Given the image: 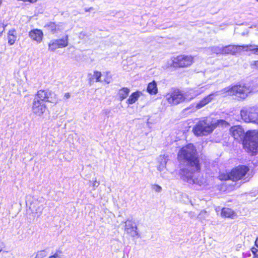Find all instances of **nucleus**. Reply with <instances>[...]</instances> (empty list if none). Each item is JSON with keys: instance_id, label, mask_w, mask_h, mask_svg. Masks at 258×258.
Instances as JSON below:
<instances>
[{"instance_id": "obj_1", "label": "nucleus", "mask_w": 258, "mask_h": 258, "mask_svg": "<svg viewBox=\"0 0 258 258\" xmlns=\"http://www.w3.org/2000/svg\"><path fill=\"white\" fill-rule=\"evenodd\" d=\"M178 161L186 163V167L181 168L178 172V175L184 182L189 184L201 185L199 182L194 178V173L200 172L201 169L200 158L196 147L191 143L183 146L177 154Z\"/></svg>"}, {"instance_id": "obj_2", "label": "nucleus", "mask_w": 258, "mask_h": 258, "mask_svg": "<svg viewBox=\"0 0 258 258\" xmlns=\"http://www.w3.org/2000/svg\"><path fill=\"white\" fill-rule=\"evenodd\" d=\"M230 135L237 140H241L243 149L251 156L258 153V130H249L244 133L239 125L231 126L229 129Z\"/></svg>"}, {"instance_id": "obj_3", "label": "nucleus", "mask_w": 258, "mask_h": 258, "mask_svg": "<svg viewBox=\"0 0 258 258\" xmlns=\"http://www.w3.org/2000/svg\"><path fill=\"white\" fill-rule=\"evenodd\" d=\"M59 98L55 92L49 89H40L37 91L32 103L31 110L36 116H41L48 111L46 102L56 104Z\"/></svg>"}, {"instance_id": "obj_4", "label": "nucleus", "mask_w": 258, "mask_h": 258, "mask_svg": "<svg viewBox=\"0 0 258 258\" xmlns=\"http://www.w3.org/2000/svg\"><path fill=\"white\" fill-rule=\"evenodd\" d=\"M220 120L208 122V117H203L199 120L194 126L192 132L197 137L207 136L210 134L219 124Z\"/></svg>"}, {"instance_id": "obj_5", "label": "nucleus", "mask_w": 258, "mask_h": 258, "mask_svg": "<svg viewBox=\"0 0 258 258\" xmlns=\"http://www.w3.org/2000/svg\"><path fill=\"white\" fill-rule=\"evenodd\" d=\"M223 91L228 95L235 96L238 101L244 100L251 92L249 86L241 83L230 85L225 88Z\"/></svg>"}, {"instance_id": "obj_6", "label": "nucleus", "mask_w": 258, "mask_h": 258, "mask_svg": "<svg viewBox=\"0 0 258 258\" xmlns=\"http://www.w3.org/2000/svg\"><path fill=\"white\" fill-rule=\"evenodd\" d=\"M194 62V56L180 54L171 57L170 66L174 69L187 68L191 66Z\"/></svg>"}, {"instance_id": "obj_7", "label": "nucleus", "mask_w": 258, "mask_h": 258, "mask_svg": "<svg viewBox=\"0 0 258 258\" xmlns=\"http://www.w3.org/2000/svg\"><path fill=\"white\" fill-rule=\"evenodd\" d=\"M241 119L245 122L258 124V109L255 107H244L240 111Z\"/></svg>"}, {"instance_id": "obj_8", "label": "nucleus", "mask_w": 258, "mask_h": 258, "mask_svg": "<svg viewBox=\"0 0 258 258\" xmlns=\"http://www.w3.org/2000/svg\"><path fill=\"white\" fill-rule=\"evenodd\" d=\"M165 96L167 101L171 105H176L182 103L186 99L183 91L178 88H172Z\"/></svg>"}, {"instance_id": "obj_9", "label": "nucleus", "mask_w": 258, "mask_h": 258, "mask_svg": "<svg viewBox=\"0 0 258 258\" xmlns=\"http://www.w3.org/2000/svg\"><path fill=\"white\" fill-rule=\"evenodd\" d=\"M249 168L245 165H239L232 168L231 175L233 181H237L244 179L249 171Z\"/></svg>"}, {"instance_id": "obj_10", "label": "nucleus", "mask_w": 258, "mask_h": 258, "mask_svg": "<svg viewBox=\"0 0 258 258\" xmlns=\"http://www.w3.org/2000/svg\"><path fill=\"white\" fill-rule=\"evenodd\" d=\"M68 45V36L57 39H53L48 43V50L49 51H54L58 48H62Z\"/></svg>"}, {"instance_id": "obj_11", "label": "nucleus", "mask_w": 258, "mask_h": 258, "mask_svg": "<svg viewBox=\"0 0 258 258\" xmlns=\"http://www.w3.org/2000/svg\"><path fill=\"white\" fill-rule=\"evenodd\" d=\"M124 232L131 237H139L137 226L132 220L127 219L124 222Z\"/></svg>"}, {"instance_id": "obj_12", "label": "nucleus", "mask_w": 258, "mask_h": 258, "mask_svg": "<svg viewBox=\"0 0 258 258\" xmlns=\"http://www.w3.org/2000/svg\"><path fill=\"white\" fill-rule=\"evenodd\" d=\"M28 36L32 41L39 43L42 42L44 34L41 29L36 28L31 30L28 33Z\"/></svg>"}, {"instance_id": "obj_13", "label": "nucleus", "mask_w": 258, "mask_h": 258, "mask_svg": "<svg viewBox=\"0 0 258 258\" xmlns=\"http://www.w3.org/2000/svg\"><path fill=\"white\" fill-rule=\"evenodd\" d=\"M238 53L241 51H251L252 53L258 55V45L251 44L237 45Z\"/></svg>"}, {"instance_id": "obj_14", "label": "nucleus", "mask_w": 258, "mask_h": 258, "mask_svg": "<svg viewBox=\"0 0 258 258\" xmlns=\"http://www.w3.org/2000/svg\"><path fill=\"white\" fill-rule=\"evenodd\" d=\"M220 53L222 54L236 55L238 53L237 45H228L222 47Z\"/></svg>"}, {"instance_id": "obj_15", "label": "nucleus", "mask_w": 258, "mask_h": 258, "mask_svg": "<svg viewBox=\"0 0 258 258\" xmlns=\"http://www.w3.org/2000/svg\"><path fill=\"white\" fill-rule=\"evenodd\" d=\"M217 92H212L204 97L196 105L197 109H200L210 103L214 99V96L217 95Z\"/></svg>"}, {"instance_id": "obj_16", "label": "nucleus", "mask_w": 258, "mask_h": 258, "mask_svg": "<svg viewBox=\"0 0 258 258\" xmlns=\"http://www.w3.org/2000/svg\"><path fill=\"white\" fill-rule=\"evenodd\" d=\"M221 215L222 217L233 218L236 216V213L231 208L223 207L221 209Z\"/></svg>"}, {"instance_id": "obj_17", "label": "nucleus", "mask_w": 258, "mask_h": 258, "mask_svg": "<svg viewBox=\"0 0 258 258\" xmlns=\"http://www.w3.org/2000/svg\"><path fill=\"white\" fill-rule=\"evenodd\" d=\"M8 44L10 45H13L17 40V34L15 29L10 30L7 34Z\"/></svg>"}, {"instance_id": "obj_18", "label": "nucleus", "mask_w": 258, "mask_h": 258, "mask_svg": "<svg viewBox=\"0 0 258 258\" xmlns=\"http://www.w3.org/2000/svg\"><path fill=\"white\" fill-rule=\"evenodd\" d=\"M130 90L127 87H122L118 90L117 93V97L118 100L122 101L124 99H126L130 93Z\"/></svg>"}, {"instance_id": "obj_19", "label": "nucleus", "mask_w": 258, "mask_h": 258, "mask_svg": "<svg viewBox=\"0 0 258 258\" xmlns=\"http://www.w3.org/2000/svg\"><path fill=\"white\" fill-rule=\"evenodd\" d=\"M158 87L157 83L155 80L148 84L147 92L150 95H156L158 93Z\"/></svg>"}, {"instance_id": "obj_20", "label": "nucleus", "mask_w": 258, "mask_h": 258, "mask_svg": "<svg viewBox=\"0 0 258 258\" xmlns=\"http://www.w3.org/2000/svg\"><path fill=\"white\" fill-rule=\"evenodd\" d=\"M141 93L138 91L133 92L126 100V103L128 105L135 103L140 96Z\"/></svg>"}, {"instance_id": "obj_21", "label": "nucleus", "mask_w": 258, "mask_h": 258, "mask_svg": "<svg viewBox=\"0 0 258 258\" xmlns=\"http://www.w3.org/2000/svg\"><path fill=\"white\" fill-rule=\"evenodd\" d=\"M218 178L221 181H226L229 180L232 181V175H231V171L229 172H220Z\"/></svg>"}, {"instance_id": "obj_22", "label": "nucleus", "mask_w": 258, "mask_h": 258, "mask_svg": "<svg viewBox=\"0 0 258 258\" xmlns=\"http://www.w3.org/2000/svg\"><path fill=\"white\" fill-rule=\"evenodd\" d=\"M44 27L52 33L56 32L58 30L57 25L53 22L48 23L45 25Z\"/></svg>"}, {"instance_id": "obj_23", "label": "nucleus", "mask_w": 258, "mask_h": 258, "mask_svg": "<svg viewBox=\"0 0 258 258\" xmlns=\"http://www.w3.org/2000/svg\"><path fill=\"white\" fill-rule=\"evenodd\" d=\"M102 76L101 73L99 71H95L93 72V75L89 79L90 81H95L96 82H101V77Z\"/></svg>"}, {"instance_id": "obj_24", "label": "nucleus", "mask_w": 258, "mask_h": 258, "mask_svg": "<svg viewBox=\"0 0 258 258\" xmlns=\"http://www.w3.org/2000/svg\"><path fill=\"white\" fill-rule=\"evenodd\" d=\"M111 80V76L110 75V73L108 72H107L105 73V77L104 79V82H105L107 84H109Z\"/></svg>"}, {"instance_id": "obj_25", "label": "nucleus", "mask_w": 258, "mask_h": 258, "mask_svg": "<svg viewBox=\"0 0 258 258\" xmlns=\"http://www.w3.org/2000/svg\"><path fill=\"white\" fill-rule=\"evenodd\" d=\"M61 253V251L59 249L56 250L55 252L49 258H60V254Z\"/></svg>"}, {"instance_id": "obj_26", "label": "nucleus", "mask_w": 258, "mask_h": 258, "mask_svg": "<svg viewBox=\"0 0 258 258\" xmlns=\"http://www.w3.org/2000/svg\"><path fill=\"white\" fill-rule=\"evenodd\" d=\"M152 189L156 192H159L162 190V187L158 184H154L152 185Z\"/></svg>"}, {"instance_id": "obj_27", "label": "nucleus", "mask_w": 258, "mask_h": 258, "mask_svg": "<svg viewBox=\"0 0 258 258\" xmlns=\"http://www.w3.org/2000/svg\"><path fill=\"white\" fill-rule=\"evenodd\" d=\"M251 251L252 253V258H258V249L254 247L251 248Z\"/></svg>"}, {"instance_id": "obj_28", "label": "nucleus", "mask_w": 258, "mask_h": 258, "mask_svg": "<svg viewBox=\"0 0 258 258\" xmlns=\"http://www.w3.org/2000/svg\"><path fill=\"white\" fill-rule=\"evenodd\" d=\"M252 68L258 70V60H253L250 64Z\"/></svg>"}, {"instance_id": "obj_29", "label": "nucleus", "mask_w": 258, "mask_h": 258, "mask_svg": "<svg viewBox=\"0 0 258 258\" xmlns=\"http://www.w3.org/2000/svg\"><path fill=\"white\" fill-rule=\"evenodd\" d=\"M5 26L3 23H0V36L2 35L3 33L5 31Z\"/></svg>"}, {"instance_id": "obj_30", "label": "nucleus", "mask_w": 258, "mask_h": 258, "mask_svg": "<svg viewBox=\"0 0 258 258\" xmlns=\"http://www.w3.org/2000/svg\"><path fill=\"white\" fill-rule=\"evenodd\" d=\"M18 1H22L24 3H29L30 4H34L37 2L38 0H17Z\"/></svg>"}, {"instance_id": "obj_31", "label": "nucleus", "mask_w": 258, "mask_h": 258, "mask_svg": "<svg viewBox=\"0 0 258 258\" xmlns=\"http://www.w3.org/2000/svg\"><path fill=\"white\" fill-rule=\"evenodd\" d=\"M99 185V182H97L96 180H95L93 182V186L97 187Z\"/></svg>"}, {"instance_id": "obj_32", "label": "nucleus", "mask_w": 258, "mask_h": 258, "mask_svg": "<svg viewBox=\"0 0 258 258\" xmlns=\"http://www.w3.org/2000/svg\"><path fill=\"white\" fill-rule=\"evenodd\" d=\"M64 97L66 99L69 98L70 97V93H69V92L66 93L64 94Z\"/></svg>"}, {"instance_id": "obj_33", "label": "nucleus", "mask_w": 258, "mask_h": 258, "mask_svg": "<svg viewBox=\"0 0 258 258\" xmlns=\"http://www.w3.org/2000/svg\"><path fill=\"white\" fill-rule=\"evenodd\" d=\"M254 245L256 247L258 248V236L256 238L254 241Z\"/></svg>"}, {"instance_id": "obj_34", "label": "nucleus", "mask_w": 258, "mask_h": 258, "mask_svg": "<svg viewBox=\"0 0 258 258\" xmlns=\"http://www.w3.org/2000/svg\"><path fill=\"white\" fill-rule=\"evenodd\" d=\"M3 246L4 243L3 242H0V252L3 250Z\"/></svg>"}, {"instance_id": "obj_35", "label": "nucleus", "mask_w": 258, "mask_h": 258, "mask_svg": "<svg viewBox=\"0 0 258 258\" xmlns=\"http://www.w3.org/2000/svg\"><path fill=\"white\" fill-rule=\"evenodd\" d=\"M93 10V8L92 7H91V8H86L85 9V11L86 12H90L91 10Z\"/></svg>"}, {"instance_id": "obj_36", "label": "nucleus", "mask_w": 258, "mask_h": 258, "mask_svg": "<svg viewBox=\"0 0 258 258\" xmlns=\"http://www.w3.org/2000/svg\"><path fill=\"white\" fill-rule=\"evenodd\" d=\"M35 258H43V256L41 255V254H37Z\"/></svg>"}, {"instance_id": "obj_37", "label": "nucleus", "mask_w": 258, "mask_h": 258, "mask_svg": "<svg viewBox=\"0 0 258 258\" xmlns=\"http://www.w3.org/2000/svg\"><path fill=\"white\" fill-rule=\"evenodd\" d=\"M3 0H0V6L2 5Z\"/></svg>"}, {"instance_id": "obj_38", "label": "nucleus", "mask_w": 258, "mask_h": 258, "mask_svg": "<svg viewBox=\"0 0 258 258\" xmlns=\"http://www.w3.org/2000/svg\"><path fill=\"white\" fill-rule=\"evenodd\" d=\"M257 2H258V0H256Z\"/></svg>"}]
</instances>
